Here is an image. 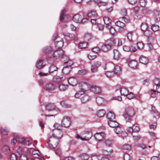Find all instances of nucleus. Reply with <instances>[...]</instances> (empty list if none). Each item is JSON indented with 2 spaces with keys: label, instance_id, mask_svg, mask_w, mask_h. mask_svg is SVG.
Wrapping results in <instances>:
<instances>
[{
  "label": "nucleus",
  "instance_id": "20e7f679",
  "mask_svg": "<svg viewBox=\"0 0 160 160\" xmlns=\"http://www.w3.org/2000/svg\"><path fill=\"white\" fill-rule=\"evenodd\" d=\"M52 137L59 140L62 137L63 132L62 129H53L52 131Z\"/></svg>",
  "mask_w": 160,
  "mask_h": 160
},
{
  "label": "nucleus",
  "instance_id": "603ef678",
  "mask_svg": "<svg viewBox=\"0 0 160 160\" xmlns=\"http://www.w3.org/2000/svg\"><path fill=\"white\" fill-rule=\"evenodd\" d=\"M98 68L94 65H92L91 67V70L92 72L94 73L98 71Z\"/></svg>",
  "mask_w": 160,
  "mask_h": 160
},
{
  "label": "nucleus",
  "instance_id": "473e14b6",
  "mask_svg": "<svg viewBox=\"0 0 160 160\" xmlns=\"http://www.w3.org/2000/svg\"><path fill=\"white\" fill-rule=\"evenodd\" d=\"M58 88L59 90L61 91H64L66 90L68 88V86L67 85H64L63 84H60L58 86Z\"/></svg>",
  "mask_w": 160,
  "mask_h": 160
},
{
  "label": "nucleus",
  "instance_id": "6ab92c4d",
  "mask_svg": "<svg viewBox=\"0 0 160 160\" xmlns=\"http://www.w3.org/2000/svg\"><path fill=\"white\" fill-rule=\"evenodd\" d=\"M108 124L110 127L114 128L119 125L118 123L114 120L109 121L108 122Z\"/></svg>",
  "mask_w": 160,
  "mask_h": 160
},
{
  "label": "nucleus",
  "instance_id": "c03bdc74",
  "mask_svg": "<svg viewBox=\"0 0 160 160\" xmlns=\"http://www.w3.org/2000/svg\"><path fill=\"white\" fill-rule=\"evenodd\" d=\"M115 25L121 28H123L125 26V24L120 21H118L115 22Z\"/></svg>",
  "mask_w": 160,
  "mask_h": 160
},
{
  "label": "nucleus",
  "instance_id": "79ce46f5",
  "mask_svg": "<svg viewBox=\"0 0 160 160\" xmlns=\"http://www.w3.org/2000/svg\"><path fill=\"white\" fill-rule=\"evenodd\" d=\"M88 73V71L85 69H81L79 70L78 73L80 75L83 76L86 75Z\"/></svg>",
  "mask_w": 160,
  "mask_h": 160
},
{
  "label": "nucleus",
  "instance_id": "c85d7f7f",
  "mask_svg": "<svg viewBox=\"0 0 160 160\" xmlns=\"http://www.w3.org/2000/svg\"><path fill=\"white\" fill-rule=\"evenodd\" d=\"M63 80L62 77H60L59 76H56L53 78V81L57 83L62 82Z\"/></svg>",
  "mask_w": 160,
  "mask_h": 160
},
{
  "label": "nucleus",
  "instance_id": "f8f14e48",
  "mask_svg": "<svg viewBox=\"0 0 160 160\" xmlns=\"http://www.w3.org/2000/svg\"><path fill=\"white\" fill-rule=\"evenodd\" d=\"M77 79L74 78H70L68 79V82L70 85L72 86H75L77 83Z\"/></svg>",
  "mask_w": 160,
  "mask_h": 160
},
{
  "label": "nucleus",
  "instance_id": "0eeeda50",
  "mask_svg": "<svg viewBox=\"0 0 160 160\" xmlns=\"http://www.w3.org/2000/svg\"><path fill=\"white\" fill-rule=\"evenodd\" d=\"M46 64H44L43 62V61L42 60H39L38 61L36 64V67L38 69H43V71L45 72L48 71V67H46Z\"/></svg>",
  "mask_w": 160,
  "mask_h": 160
},
{
  "label": "nucleus",
  "instance_id": "e433bc0d",
  "mask_svg": "<svg viewBox=\"0 0 160 160\" xmlns=\"http://www.w3.org/2000/svg\"><path fill=\"white\" fill-rule=\"evenodd\" d=\"M114 130L115 133L117 134H119L121 133L122 132V130L120 126H118L114 128Z\"/></svg>",
  "mask_w": 160,
  "mask_h": 160
},
{
  "label": "nucleus",
  "instance_id": "bb28decb",
  "mask_svg": "<svg viewBox=\"0 0 160 160\" xmlns=\"http://www.w3.org/2000/svg\"><path fill=\"white\" fill-rule=\"evenodd\" d=\"M90 99V97L88 95L86 94L83 95L81 97V100L82 103H85L87 102Z\"/></svg>",
  "mask_w": 160,
  "mask_h": 160
},
{
  "label": "nucleus",
  "instance_id": "5fc2aeb1",
  "mask_svg": "<svg viewBox=\"0 0 160 160\" xmlns=\"http://www.w3.org/2000/svg\"><path fill=\"white\" fill-rule=\"evenodd\" d=\"M53 126L55 128V129H62V126L58 123H55L53 125Z\"/></svg>",
  "mask_w": 160,
  "mask_h": 160
},
{
  "label": "nucleus",
  "instance_id": "9b49d317",
  "mask_svg": "<svg viewBox=\"0 0 160 160\" xmlns=\"http://www.w3.org/2000/svg\"><path fill=\"white\" fill-rule=\"evenodd\" d=\"M63 53V51L62 50L56 51L53 53V57L55 59H57L62 56Z\"/></svg>",
  "mask_w": 160,
  "mask_h": 160
},
{
  "label": "nucleus",
  "instance_id": "f257e3e1",
  "mask_svg": "<svg viewBox=\"0 0 160 160\" xmlns=\"http://www.w3.org/2000/svg\"><path fill=\"white\" fill-rule=\"evenodd\" d=\"M135 113L134 109L132 107H129L126 109L123 115L128 125H130L132 120V118L134 116Z\"/></svg>",
  "mask_w": 160,
  "mask_h": 160
},
{
  "label": "nucleus",
  "instance_id": "3c124183",
  "mask_svg": "<svg viewBox=\"0 0 160 160\" xmlns=\"http://www.w3.org/2000/svg\"><path fill=\"white\" fill-rule=\"evenodd\" d=\"M152 29L153 31L156 32L158 30L159 26L157 25L153 24L152 25Z\"/></svg>",
  "mask_w": 160,
  "mask_h": 160
},
{
  "label": "nucleus",
  "instance_id": "864d4df0",
  "mask_svg": "<svg viewBox=\"0 0 160 160\" xmlns=\"http://www.w3.org/2000/svg\"><path fill=\"white\" fill-rule=\"evenodd\" d=\"M10 158L11 160H17V156L14 153H12L11 154Z\"/></svg>",
  "mask_w": 160,
  "mask_h": 160
},
{
  "label": "nucleus",
  "instance_id": "f3484780",
  "mask_svg": "<svg viewBox=\"0 0 160 160\" xmlns=\"http://www.w3.org/2000/svg\"><path fill=\"white\" fill-rule=\"evenodd\" d=\"M55 86L52 83H49L47 84L46 86V90L49 91H53L55 88Z\"/></svg>",
  "mask_w": 160,
  "mask_h": 160
},
{
  "label": "nucleus",
  "instance_id": "2f4dec72",
  "mask_svg": "<svg viewBox=\"0 0 160 160\" xmlns=\"http://www.w3.org/2000/svg\"><path fill=\"white\" fill-rule=\"evenodd\" d=\"M120 92L121 95L124 96L127 95L129 92L128 90L126 88H121Z\"/></svg>",
  "mask_w": 160,
  "mask_h": 160
},
{
  "label": "nucleus",
  "instance_id": "37998d69",
  "mask_svg": "<svg viewBox=\"0 0 160 160\" xmlns=\"http://www.w3.org/2000/svg\"><path fill=\"white\" fill-rule=\"evenodd\" d=\"M148 26L146 23H142L141 26V30L143 31H146L148 28Z\"/></svg>",
  "mask_w": 160,
  "mask_h": 160
},
{
  "label": "nucleus",
  "instance_id": "39448f33",
  "mask_svg": "<svg viewBox=\"0 0 160 160\" xmlns=\"http://www.w3.org/2000/svg\"><path fill=\"white\" fill-rule=\"evenodd\" d=\"M59 142V140L52 137L50 138L48 143L51 148L54 149L57 147Z\"/></svg>",
  "mask_w": 160,
  "mask_h": 160
},
{
  "label": "nucleus",
  "instance_id": "5701e85b",
  "mask_svg": "<svg viewBox=\"0 0 160 160\" xmlns=\"http://www.w3.org/2000/svg\"><path fill=\"white\" fill-rule=\"evenodd\" d=\"M57 68L56 66L54 65H50L49 68H48V71L49 73H51L54 71H56L57 70Z\"/></svg>",
  "mask_w": 160,
  "mask_h": 160
},
{
  "label": "nucleus",
  "instance_id": "f704fd0d",
  "mask_svg": "<svg viewBox=\"0 0 160 160\" xmlns=\"http://www.w3.org/2000/svg\"><path fill=\"white\" fill-rule=\"evenodd\" d=\"M96 101L98 105H102L104 102V99L100 97H98L96 98Z\"/></svg>",
  "mask_w": 160,
  "mask_h": 160
},
{
  "label": "nucleus",
  "instance_id": "6e6d98bb",
  "mask_svg": "<svg viewBox=\"0 0 160 160\" xmlns=\"http://www.w3.org/2000/svg\"><path fill=\"white\" fill-rule=\"evenodd\" d=\"M114 72L113 71H108L105 72L106 75L108 77H111L113 76Z\"/></svg>",
  "mask_w": 160,
  "mask_h": 160
},
{
  "label": "nucleus",
  "instance_id": "ea45409f",
  "mask_svg": "<svg viewBox=\"0 0 160 160\" xmlns=\"http://www.w3.org/2000/svg\"><path fill=\"white\" fill-rule=\"evenodd\" d=\"M88 43L85 42H83L79 43L78 47L81 49L85 48L87 47Z\"/></svg>",
  "mask_w": 160,
  "mask_h": 160
},
{
  "label": "nucleus",
  "instance_id": "13d9d810",
  "mask_svg": "<svg viewBox=\"0 0 160 160\" xmlns=\"http://www.w3.org/2000/svg\"><path fill=\"white\" fill-rule=\"evenodd\" d=\"M144 44L142 42H139L137 43V48L140 49H142L143 48Z\"/></svg>",
  "mask_w": 160,
  "mask_h": 160
},
{
  "label": "nucleus",
  "instance_id": "49530a36",
  "mask_svg": "<svg viewBox=\"0 0 160 160\" xmlns=\"http://www.w3.org/2000/svg\"><path fill=\"white\" fill-rule=\"evenodd\" d=\"M3 152H8L10 151V150L8 146L7 145H4L2 146L1 148Z\"/></svg>",
  "mask_w": 160,
  "mask_h": 160
},
{
  "label": "nucleus",
  "instance_id": "09e8293b",
  "mask_svg": "<svg viewBox=\"0 0 160 160\" xmlns=\"http://www.w3.org/2000/svg\"><path fill=\"white\" fill-rule=\"evenodd\" d=\"M65 65L67 67H71V66L73 65V63L71 60H68L64 63Z\"/></svg>",
  "mask_w": 160,
  "mask_h": 160
},
{
  "label": "nucleus",
  "instance_id": "0e129e2a",
  "mask_svg": "<svg viewBox=\"0 0 160 160\" xmlns=\"http://www.w3.org/2000/svg\"><path fill=\"white\" fill-rule=\"evenodd\" d=\"M88 58L91 60H93L96 57V55H93L92 54H89L88 55Z\"/></svg>",
  "mask_w": 160,
  "mask_h": 160
},
{
  "label": "nucleus",
  "instance_id": "2eb2a0df",
  "mask_svg": "<svg viewBox=\"0 0 160 160\" xmlns=\"http://www.w3.org/2000/svg\"><path fill=\"white\" fill-rule=\"evenodd\" d=\"M46 108L48 110L51 111L55 110L56 107L54 103H49L46 105Z\"/></svg>",
  "mask_w": 160,
  "mask_h": 160
},
{
  "label": "nucleus",
  "instance_id": "de8ad7c7",
  "mask_svg": "<svg viewBox=\"0 0 160 160\" xmlns=\"http://www.w3.org/2000/svg\"><path fill=\"white\" fill-rule=\"evenodd\" d=\"M101 157L100 156L97 155H93L91 157L92 160H101Z\"/></svg>",
  "mask_w": 160,
  "mask_h": 160
},
{
  "label": "nucleus",
  "instance_id": "72a5a7b5",
  "mask_svg": "<svg viewBox=\"0 0 160 160\" xmlns=\"http://www.w3.org/2000/svg\"><path fill=\"white\" fill-rule=\"evenodd\" d=\"M144 34L148 38V39H149L152 37V33L151 31L149 30H147L144 31Z\"/></svg>",
  "mask_w": 160,
  "mask_h": 160
},
{
  "label": "nucleus",
  "instance_id": "b1692460",
  "mask_svg": "<svg viewBox=\"0 0 160 160\" xmlns=\"http://www.w3.org/2000/svg\"><path fill=\"white\" fill-rule=\"evenodd\" d=\"M52 52V48L50 46H48L43 49V52L45 54H49Z\"/></svg>",
  "mask_w": 160,
  "mask_h": 160
},
{
  "label": "nucleus",
  "instance_id": "8fccbe9b",
  "mask_svg": "<svg viewBox=\"0 0 160 160\" xmlns=\"http://www.w3.org/2000/svg\"><path fill=\"white\" fill-rule=\"evenodd\" d=\"M82 88H81V90H82L84 91L87 90V88H88V86L86 84L84 83L81 85Z\"/></svg>",
  "mask_w": 160,
  "mask_h": 160
},
{
  "label": "nucleus",
  "instance_id": "052dcab7",
  "mask_svg": "<svg viewBox=\"0 0 160 160\" xmlns=\"http://www.w3.org/2000/svg\"><path fill=\"white\" fill-rule=\"evenodd\" d=\"M139 3L140 6L142 7H144L146 5V1L145 0H140Z\"/></svg>",
  "mask_w": 160,
  "mask_h": 160
},
{
  "label": "nucleus",
  "instance_id": "58836bf2",
  "mask_svg": "<svg viewBox=\"0 0 160 160\" xmlns=\"http://www.w3.org/2000/svg\"><path fill=\"white\" fill-rule=\"evenodd\" d=\"M105 143L106 146L107 147H110L112 146L113 144L112 140L109 139H108L105 141Z\"/></svg>",
  "mask_w": 160,
  "mask_h": 160
},
{
  "label": "nucleus",
  "instance_id": "9d476101",
  "mask_svg": "<svg viewBox=\"0 0 160 160\" xmlns=\"http://www.w3.org/2000/svg\"><path fill=\"white\" fill-rule=\"evenodd\" d=\"M63 42L62 38H58V40L55 42V47L57 48H60L63 47Z\"/></svg>",
  "mask_w": 160,
  "mask_h": 160
},
{
  "label": "nucleus",
  "instance_id": "4be33fe9",
  "mask_svg": "<svg viewBox=\"0 0 160 160\" xmlns=\"http://www.w3.org/2000/svg\"><path fill=\"white\" fill-rule=\"evenodd\" d=\"M137 64L138 62L137 61L132 60L129 62L128 65L131 68L135 69L137 67Z\"/></svg>",
  "mask_w": 160,
  "mask_h": 160
},
{
  "label": "nucleus",
  "instance_id": "4468645a",
  "mask_svg": "<svg viewBox=\"0 0 160 160\" xmlns=\"http://www.w3.org/2000/svg\"><path fill=\"white\" fill-rule=\"evenodd\" d=\"M82 18L81 15L79 14H77L75 15L73 18V20L74 21L77 23L81 22Z\"/></svg>",
  "mask_w": 160,
  "mask_h": 160
},
{
  "label": "nucleus",
  "instance_id": "a878e982",
  "mask_svg": "<svg viewBox=\"0 0 160 160\" xmlns=\"http://www.w3.org/2000/svg\"><path fill=\"white\" fill-rule=\"evenodd\" d=\"M66 10H63L62 11L59 20L61 21L66 22V21L64 18L66 16Z\"/></svg>",
  "mask_w": 160,
  "mask_h": 160
},
{
  "label": "nucleus",
  "instance_id": "ddd939ff",
  "mask_svg": "<svg viewBox=\"0 0 160 160\" xmlns=\"http://www.w3.org/2000/svg\"><path fill=\"white\" fill-rule=\"evenodd\" d=\"M113 58L115 60H118L120 57V54L117 50L114 49L112 53Z\"/></svg>",
  "mask_w": 160,
  "mask_h": 160
},
{
  "label": "nucleus",
  "instance_id": "a19ab883",
  "mask_svg": "<svg viewBox=\"0 0 160 160\" xmlns=\"http://www.w3.org/2000/svg\"><path fill=\"white\" fill-rule=\"evenodd\" d=\"M79 156L82 160H87L89 157L88 155L86 153L82 154Z\"/></svg>",
  "mask_w": 160,
  "mask_h": 160
},
{
  "label": "nucleus",
  "instance_id": "69168bd1",
  "mask_svg": "<svg viewBox=\"0 0 160 160\" xmlns=\"http://www.w3.org/2000/svg\"><path fill=\"white\" fill-rule=\"evenodd\" d=\"M123 158L124 160H130V157L129 154L126 153L124 155Z\"/></svg>",
  "mask_w": 160,
  "mask_h": 160
},
{
  "label": "nucleus",
  "instance_id": "a211bd4d",
  "mask_svg": "<svg viewBox=\"0 0 160 160\" xmlns=\"http://www.w3.org/2000/svg\"><path fill=\"white\" fill-rule=\"evenodd\" d=\"M91 90L92 92L97 94L99 93L101 91L100 88L96 86H93L91 87Z\"/></svg>",
  "mask_w": 160,
  "mask_h": 160
},
{
  "label": "nucleus",
  "instance_id": "6e6552de",
  "mask_svg": "<svg viewBox=\"0 0 160 160\" xmlns=\"http://www.w3.org/2000/svg\"><path fill=\"white\" fill-rule=\"evenodd\" d=\"M95 139L98 141L102 140L105 137V134L103 132L96 133L94 135Z\"/></svg>",
  "mask_w": 160,
  "mask_h": 160
},
{
  "label": "nucleus",
  "instance_id": "e2e57ef3",
  "mask_svg": "<svg viewBox=\"0 0 160 160\" xmlns=\"http://www.w3.org/2000/svg\"><path fill=\"white\" fill-rule=\"evenodd\" d=\"M121 15L123 17H125L127 15V11L126 9H123L121 10Z\"/></svg>",
  "mask_w": 160,
  "mask_h": 160
},
{
  "label": "nucleus",
  "instance_id": "c756f323",
  "mask_svg": "<svg viewBox=\"0 0 160 160\" xmlns=\"http://www.w3.org/2000/svg\"><path fill=\"white\" fill-rule=\"evenodd\" d=\"M106 113L105 111L103 109H100L98 110L97 112V115L99 118L103 117Z\"/></svg>",
  "mask_w": 160,
  "mask_h": 160
},
{
  "label": "nucleus",
  "instance_id": "1a4fd4ad",
  "mask_svg": "<svg viewBox=\"0 0 160 160\" xmlns=\"http://www.w3.org/2000/svg\"><path fill=\"white\" fill-rule=\"evenodd\" d=\"M71 123L70 119L67 117H64L62 122V125L66 128L68 127Z\"/></svg>",
  "mask_w": 160,
  "mask_h": 160
},
{
  "label": "nucleus",
  "instance_id": "f03ea898",
  "mask_svg": "<svg viewBox=\"0 0 160 160\" xmlns=\"http://www.w3.org/2000/svg\"><path fill=\"white\" fill-rule=\"evenodd\" d=\"M114 44L115 43L113 40H108L102 46L101 50L104 52H106L110 50Z\"/></svg>",
  "mask_w": 160,
  "mask_h": 160
},
{
  "label": "nucleus",
  "instance_id": "423d86ee",
  "mask_svg": "<svg viewBox=\"0 0 160 160\" xmlns=\"http://www.w3.org/2000/svg\"><path fill=\"white\" fill-rule=\"evenodd\" d=\"M128 126L129 127L127 129V131L130 133L132 132H138L140 130L139 128L134 125V122L132 120L130 122V125Z\"/></svg>",
  "mask_w": 160,
  "mask_h": 160
},
{
  "label": "nucleus",
  "instance_id": "dca6fc26",
  "mask_svg": "<svg viewBox=\"0 0 160 160\" xmlns=\"http://www.w3.org/2000/svg\"><path fill=\"white\" fill-rule=\"evenodd\" d=\"M88 17L92 18H96L98 17V15L96 11H91L88 12Z\"/></svg>",
  "mask_w": 160,
  "mask_h": 160
},
{
  "label": "nucleus",
  "instance_id": "774afa93",
  "mask_svg": "<svg viewBox=\"0 0 160 160\" xmlns=\"http://www.w3.org/2000/svg\"><path fill=\"white\" fill-rule=\"evenodd\" d=\"M61 104L63 107L65 108L68 107V105L65 101H61Z\"/></svg>",
  "mask_w": 160,
  "mask_h": 160
},
{
  "label": "nucleus",
  "instance_id": "7ed1b4c3",
  "mask_svg": "<svg viewBox=\"0 0 160 160\" xmlns=\"http://www.w3.org/2000/svg\"><path fill=\"white\" fill-rule=\"evenodd\" d=\"M81 135L76 134L75 138L77 139H81L82 141H88L92 137V134L90 132L86 131L82 132Z\"/></svg>",
  "mask_w": 160,
  "mask_h": 160
},
{
  "label": "nucleus",
  "instance_id": "680f3d73",
  "mask_svg": "<svg viewBox=\"0 0 160 160\" xmlns=\"http://www.w3.org/2000/svg\"><path fill=\"white\" fill-rule=\"evenodd\" d=\"M126 96L127 98H128L129 99L133 98L134 97V94L132 92H130L129 93H128L127 95H126Z\"/></svg>",
  "mask_w": 160,
  "mask_h": 160
},
{
  "label": "nucleus",
  "instance_id": "c9c22d12",
  "mask_svg": "<svg viewBox=\"0 0 160 160\" xmlns=\"http://www.w3.org/2000/svg\"><path fill=\"white\" fill-rule=\"evenodd\" d=\"M121 68L118 66H116L114 68V74L115 73L117 74H119L121 72Z\"/></svg>",
  "mask_w": 160,
  "mask_h": 160
},
{
  "label": "nucleus",
  "instance_id": "412c9836",
  "mask_svg": "<svg viewBox=\"0 0 160 160\" xmlns=\"http://www.w3.org/2000/svg\"><path fill=\"white\" fill-rule=\"evenodd\" d=\"M107 117L109 121H113L115 119V116L114 113L110 112L107 114Z\"/></svg>",
  "mask_w": 160,
  "mask_h": 160
},
{
  "label": "nucleus",
  "instance_id": "4c0bfd02",
  "mask_svg": "<svg viewBox=\"0 0 160 160\" xmlns=\"http://www.w3.org/2000/svg\"><path fill=\"white\" fill-rule=\"evenodd\" d=\"M113 150L112 149L108 150L105 149L102 150V153L105 155L108 156L110 155L112 152Z\"/></svg>",
  "mask_w": 160,
  "mask_h": 160
},
{
  "label": "nucleus",
  "instance_id": "7c9ffc66",
  "mask_svg": "<svg viewBox=\"0 0 160 160\" xmlns=\"http://www.w3.org/2000/svg\"><path fill=\"white\" fill-rule=\"evenodd\" d=\"M122 149L124 151L127 152L131 149V147L129 144H125L122 146Z\"/></svg>",
  "mask_w": 160,
  "mask_h": 160
},
{
  "label": "nucleus",
  "instance_id": "393cba45",
  "mask_svg": "<svg viewBox=\"0 0 160 160\" xmlns=\"http://www.w3.org/2000/svg\"><path fill=\"white\" fill-rule=\"evenodd\" d=\"M139 62L141 63L146 64L148 63V61L147 58L144 56H141L139 58Z\"/></svg>",
  "mask_w": 160,
  "mask_h": 160
},
{
  "label": "nucleus",
  "instance_id": "4d7b16f0",
  "mask_svg": "<svg viewBox=\"0 0 160 160\" xmlns=\"http://www.w3.org/2000/svg\"><path fill=\"white\" fill-rule=\"evenodd\" d=\"M101 49H100L98 47H95L92 49V50L93 52L98 53L100 52Z\"/></svg>",
  "mask_w": 160,
  "mask_h": 160
},
{
  "label": "nucleus",
  "instance_id": "aec40b11",
  "mask_svg": "<svg viewBox=\"0 0 160 160\" xmlns=\"http://www.w3.org/2000/svg\"><path fill=\"white\" fill-rule=\"evenodd\" d=\"M103 20L104 23L106 24V27L109 28L110 25L111 20L108 17H105L103 18Z\"/></svg>",
  "mask_w": 160,
  "mask_h": 160
},
{
  "label": "nucleus",
  "instance_id": "a18cd8bd",
  "mask_svg": "<svg viewBox=\"0 0 160 160\" xmlns=\"http://www.w3.org/2000/svg\"><path fill=\"white\" fill-rule=\"evenodd\" d=\"M109 28V32L112 35H114L116 33V31L115 29L110 25L109 26V28Z\"/></svg>",
  "mask_w": 160,
  "mask_h": 160
},
{
  "label": "nucleus",
  "instance_id": "338daca9",
  "mask_svg": "<svg viewBox=\"0 0 160 160\" xmlns=\"http://www.w3.org/2000/svg\"><path fill=\"white\" fill-rule=\"evenodd\" d=\"M160 82V81L158 78H156L154 80V83L156 86L157 85H159Z\"/></svg>",
  "mask_w": 160,
  "mask_h": 160
},
{
  "label": "nucleus",
  "instance_id": "cd10ccee",
  "mask_svg": "<svg viewBox=\"0 0 160 160\" xmlns=\"http://www.w3.org/2000/svg\"><path fill=\"white\" fill-rule=\"evenodd\" d=\"M72 70L71 67H67L65 66L62 70V72L65 74H68Z\"/></svg>",
  "mask_w": 160,
  "mask_h": 160
},
{
  "label": "nucleus",
  "instance_id": "bf43d9fd",
  "mask_svg": "<svg viewBox=\"0 0 160 160\" xmlns=\"http://www.w3.org/2000/svg\"><path fill=\"white\" fill-rule=\"evenodd\" d=\"M128 39L130 41L132 40V32H128L127 34Z\"/></svg>",
  "mask_w": 160,
  "mask_h": 160
}]
</instances>
